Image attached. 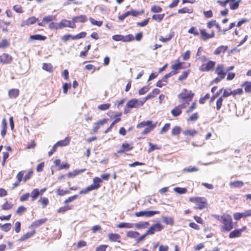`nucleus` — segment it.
Masks as SVG:
<instances>
[{
    "instance_id": "nucleus-17",
    "label": "nucleus",
    "mask_w": 251,
    "mask_h": 251,
    "mask_svg": "<svg viewBox=\"0 0 251 251\" xmlns=\"http://www.w3.org/2000/svg\"><path fill=\"white\" fill-rule=\"evenodd\" d=\"M150 225L148 222H140L134 224V226L136 229H145Z\"/></svg>"
},
{
    "instance_id": "nucleus-3",
    "label": "nucleus",
    "mask_w": 251,
    "mask_h": 251,
    "mask_svg": "<svg viewBox=\"0 0 251 251\" xmlns=\"http://www.w3.org/2000/svg\"><path fill=\"white\" fill-rule=\"evenodd\" d=\"M194 96V94L191 91L188 90L186 89H183L182 92L178 94V98L183 100L186 104H189Z\"/></svg>"
},
{
    "instance_id": "nucleus-12",
    "label": "nucleus",
    "mask_w": 251,
    "mask_h": 251,
    "mask_svg": "<svg viewBox=\"0 0 251 251\" xmlns=\"http://www.w3.org/2000/svg\"><path fill=\"white\" fill-rule=\"evenodd\" d=\"M12 60V56L8 54L3 53L0 56V62L3 64H9Z\"/></svg>"
},
{
    "instance_id": "nucleus-28",
    "label": "nucleus",
    "mask_w": 251,
    "mask_h": 251,
    "mask_svg": "<svg viewBox=\"0 0 251 251\" xmlns=\"http://www.w3.org/2000/svg\"><path fill=\"white\" fill-rule=\"evenodd\" d=\"M47 39V37L45 36H43L40 34L32 35L30 36V39L32 40H40L44 41Z\"/></svg>"
},
{
    "instance_id": "nucleus-10",
    "label": "nucleus",
    "mask_w": 251,
    "mask_h": 251,
    "mask_svg": "<svg viewBox=\"0 0 251 251\" xmlns=\"http://www.w3.org/2000/svg\"><path fill=\"white\" fill-rule=\"evenodd\" d=\"M246 228V226H244L241 229H236L234 230L229 233V238H234L240 237L241 235L242 232L245 230Z\"/></svg>"
},
{
    "instance_id": "nucleus-18",
    "label": "nucleus",
    "mask_w": 251,
    "mask_h": 251,
    "mask_svg": "<svg viewBox=\"0 0 251 251\" xmlns=\"http://www.w3.org/2000/svg\"><path fill=\"white\" fill-rule=\"evenodd\" d=\"M19 92L18 89H11L8 91V96L10 99H15L19 96Z\"/></svg>"
},
{
    "instance_id": "nucleus-23",
    "label": "nucleus",
    "mask_w": 251,
    "mask_h": 251,
    "mask_svg": "<svg viewBox=\"0 0 251 251\" xmlns=\"http://www.w3.org/2000/svg\"><path fill=\"white\" fill-rule=\"evenodd\" d=\"M227 46H220L215 50L214 54L219 55L222 52L224 53L227 50Z\"/></svg>"
},
{
    "instance_id": "nucleus-52",
    "label": "nucleus",
    "mask_w": 251,
    "mask_h": 251,
    "mask_svg": "<svg viewBox=\"0 0 251 251\" xmlns=\"http://www.w3.org/2000/svg\"><path fill=\"white\" fill-rule=\"evenodd\" d=\"M171 68L174 70H177L179 69H182V63L179 62L177 63L174 64L171 66Z\"/></svg>"
},
{
    "instance_id": "nucleus-41",
    "label": "nucleus",
    "mask_w": 251,
    "mask_h": 251,
    "mask_svg": "<svg viewBox=\"0 0 251 251\" xmlns=\"http://www.w3.org/2000/svg\"><path fill=\"white\" fill-rule=\"evenodd\" d=\"M190 73V71H184L182 74L179 76L178 80L179 81H182L183 80H185L188 77L189 74Z\"/></svg>"
},
{
    "instance_id": "nucleus-11",
    "label": "nucleus",
    "mask_w": 251,
    "mask_h": 251,
    "mask_svg": "<svg viewBox=\"0 0 251 251\" xmlns=\"http://www.w3.org/2000/svg\"><path fill=\"white\" fill-rule=\"evenodd\" d=\"M126 106L128 108H138L140 106H139V100L136 99H131L127 102Z\"/></svg>"
},
{
    "instance_id": "nucleus-53",
    "label": "nucleus",
    "mask_w": 251,
    "mask_h": 251,
    "mask_svg": "<svg viewBox=\"0 0 251 251\" xmlns=\"http://www.w3.org/2000/svg\"><path fill=\"white\" fill-rule=\"evenodd\" d=\"M170 127V123L165 124L164 126L161 128V130L160 131L159 133L163 134V133L166 132L169 130Z\"/></svg>"
},
{
    "instance_id": "nucleus-35",
    "label": "nucleus",
    "mask_w": 251,
    "mask_h": 251,
    "mask_svg": "<svg viewBox=\"0 0 251 251\" xmlns=\"http://www.w3.org/2000/svg\"><path fill=\"white\" fill-rule=\"evenodd\" d=\"M148 145L150 147V148L148 150V153H151L155 150H160L161 148V146H158L156 145H154L152 144L151 142H149Z\"/></svg>"
},
{
    "instance_id": "nucleus-47",
    "label": "nucleus",
    "mask_w": 251,
    "mask_h": 251,
    "mask_svg": "<svg viewBox=\"0 0 251 251\" xmlns=\"http://www.w3.org/2000/svg\"><path fill=\"white\" fill-rule=\"evenodd\" d=\"M13 205V204L11 203H8V201H6L2 205L1 208L4 210H8L11 209Z\"/></svg>"
},
{
    "instance_id": "nucleus-54",
    "label": "nucleus",
    "mask_w": 251,
    "mask_h": 251,
    "mask_svg": "<svg viewBox=\"0 0 251 251\" xmlns=\"http://www.w3.org/2000/svg\"><path fill=\"white\" fill-rule=\"evenodd\" d=\"M188 32L190 34H192L195 36H198L199 35V32L197 30H196V28L194 26L191 27L188 31Z\"/></svg>"
},
{
    "instance_id": "nucleus-59",
    "label": "nucleus",
    "mask_w": 251,
    "mask_h": 251,
    "mask_svg": "<svg viewBox=\"0 0 251 251\" xmlns=\"http://www.w3.org/2000/svg\"><path fill=\"white\" fill-rule=\"evenodd\" d=\"M199 115L198 113H195L193 114L187 120L188 121H191L192 122H195L198 120Z\"/></svg>"
},
{
    "instance_id": "nucleus-8",
    "label": "nucleus",
    "mask_w": 251,
    "mask_h": 251,
    "mask_svg": "<svg viewBox=\"0 0 251 251\" xmlns=\"http://www.w3.org/2000/svg\"><path fill=\"white\" fill-rule=\"evenodd\" d=\"M215 62L213 61H209L206 64L202 65L200 68V70L202 72H208L212 70L215 65Z\"/></svg>"
},
{
    "instance_id": "nucleus-2",
    "label": "nucleus",
    "mask_w": 251,
    "mask_h": 251,
    "mask_svg": "<svg viewBox=\"0 0 251 251\" xmlns=\"http://www.w3.org/2000/svg\"><path fill=\"white\" fill-rule=\"evenodd\" d=\"M221 223L223 224L222 231H229L233 228L232 217L228 214L224 215V217Z\"/></svg>"
},
{
    "instance_id": "nucleus-38",
    "label": "nucleus",
    "mask_w": 251,
    "mask_h": 251,
    "mask_svg": "<svg viewBox=\"0 0 251 251\" xmlns=\"http://www.w3.org/2000/svg\"><path fill=\"white\" fill-rule=\"evenodd\" d=\"M183 133L185 135H189L190 136H194L197 134L198 132L195 129H188L183 131Z\"/></svg>"
},
{
    "instance_id": "nucleus-37",
    "label": "nucleus",
    "mask_w": 251,
    "mask_h": 251,
    "mask_svg": "<svg viewBox=\"0 0 251 251\" xmlns=\"http://www.w3.org/2000/svg\"><path fill=\"white\" fill-rule=\"evenodd\" d=\"M174 36V32H171L167 37H163V36H160L159 37V40L162 42L166 43L171 40Z\"/></svg>"
},
{
    "instance_id": "nucleus-34",
    "label": "nucleus",
    "mask_w": 251,
    "mask_h": 251,
    "mask_svg": "<svg viewBox=\"0 0 251 251\" xmlns=\"http://www.w3.org/2000/svg\"><path fill=\"white\" fill-rule=\"evenodd\" d=\"M181 113L182 110H180L177 106L171 110V113L174 117H177L179 116Z\"/></svg>"
},
{
    "instance_id": "nucleus-46",
    "label": "nucleus",
    "mask_w": 251,
    "mask_h": 251,
    "mask_svg": "<svg viewBox=\"0 0 251 251\" xmlns=\"http://www.w3.org/2000/svg\"><path fill=\"white\" fill-rule=\"evenodd\" d=\"M122 148L124 149L125 151H131L133 149V147L127 143H123Z\"/></svg>"
},
{
    "instance_id": "nucleus-14",
    "label": "nucleus",
    "mask_w": 251,
    "mask_h": 251,
    "mask_svg": "<svg viewBox=\"0 0 251 251\" xmlns=\"http://www.w3.org/2000/svg\"><path fill=\"white\" fill-rule=\"evenodd\" d=\"M224 66L223 64H218L215 70V73L218 76H222L225 77L226 75V72L224 71Z\"/></svg>"
},
{
    "instance_id": "nucleus-21",
    "label": "nucleus",
    "mask_w": 251,
    "mask_h": 251,
    "mask_svg": "<svg viewBox=\"0 0 251 251\" xmlns=\"http://www.w3.org/2000/svg\"><path fill=\"white\" fill-rule=\"evenodd\" d=\"M93 183L90 186H89L87 187H86V188L83 189L82 190H81L79 192V194L80 195L86 194H87L88 193H89L90 191L94 190V178L93 180Z\"/></svg>"
},
{
    "instance_id": "nucleus-45",
    "label": "nucleus",
    "mask_w": 251,
    "mask_h": 251,
    "mask_svg": "<svg viewBox=\"0 0 251 251\" xmlns=\"http://www.w3.org/2000/svg\"><path fill=\"white\" fill-rule=\"evenodd\" d=\"M181 128L180 126H175L172 131V135L175 136L178 135L180 133Z\"/></svg>"
},
{
    "instance_id": "nucleus-64",
    "label": "nucleus",
    "mask_w": 251,
    "mask_h": 251,
    "mask_svg": "<svg viewBox=\"0 0 251 251\" xmlns=\"http://www.w3.org/2000/svg\"><path fill=\"white\" fill-rule=\"evenodd\" d=\"M21 224L20 222H16L15 224V230L16 233H19L21 230Z\"/></svg>"
},
{
    "instance_id": "nucleus-25",
    "label": "nucleus",
    "mask_w": 251,
    "mask_h": 251,
    "mask_svg": "<svg viewBox=\"0 0 251 251\" xmlns=\"http://www.w3.org/2000/svg\"><path fill=\"white\" fill-rule=\"evenodd\" d=\"M109 240L112 242H119L121 236L117 233H110L108 234Z\"/></svg>"
},
{
    "instance_id": "nucleus-50",
    "label": "nucleus",
    "mask_w": 251,
    "mask_h": 251,
    "mask_svg": "<svg viewBox=\"0 0 251 251\" xmlns=\"http://www.w3.org/2000/svg\"><path fill=\"white\" fill-rule=\"evenodd\" d=\"M110 105L111 104L110 103L101 104L98 106V108L100 110H105L108 109Z\"/></svg>"
},
{
    "instance_id": "nucleus-42",
    "label": "nucleus",
    "mask_w": 251,
    "mask_h": 251,
    "mask_svg": "<svg viewBox=\"0 0 251 251\" xmlns=\"http://www.w3.org/2000/svg\"><path fill=\"white\" fill-rule=\"evenodd\" d=\"M192 12L193 9L192 8H188L187 7H184L178 10V13H192Z\"/></svg>"
},
{
    "instance_id": "nucleus-7",
    "label": "nucleus",
    "mask_w": 251,
    "mask_h": 251,
    "mask_svg": "<svg viewBox=\"0 0 251 251\" xmlns=\"http://www.w3.org/2000/svg\"><path fill=\"white\" fill-rule=\"evenodd\" d=\"M190 201L192 202H196L198 203V206L196 207L197 209H202L205 207V201L203 198H190Z\"/></svg>"
},
{
    "instance_id": "nucleus-57",
    "label": "nucleus",
    "mask_w": 251,
    "mask_h": 251,
    "mask_svg": "<svg viewBox=\"0 0 251 251\" xmlns=\"http://www.w3.org/2000/svg\"><path fill=\"white\" fill-rule=\"evenodd\" d=\"M54 18V17L53 15L46 16L43 18V22H44V23H48L53 21Z\"/></svg>"
},
{
    "instance_id": "nucleus-31",
    "label": "nucleus",
    "mask_w": 251,
    "mask_h": 251,
    "mask_svg": "<svg viewBox=\"0 0 251 251\" xmlns=\"http://www.w3.org/2000/svg\"><path fill=\"white\" fill-rule=\"evenodd\" d=\"M40 196L39 194V190L38 189H33L31 193V197L32 201H34L37 199L38 196Z\"/></svg>"
},
{
    "instance_id": "nucleus-24",
    "label": "nucleus",
    "mask_w": 251,
    "mask_h": 251,
    "mask_svg": "<svg viewBox=\"0 0 251 251\" xmlns=\"http://www.w3.org/2000/svg\"><path fill=\"white\" fill-rule=\"evenodd\" d=\"M85 170H86V169H80V170H75L73 171V172H69L67 174V176L68 177H73L78 175L80 173L84 172Z\"/></svg>"
},
{
    "instance_id": "nucleus-30",
    "label": "nucleus",
    "mask_w": 251,
    "mask_h": 251,
    "mask_svg": "<svg viewBox=\"0 0 251 251\" xmlns=\"http://www.w3.org/2000/svg\"><path fill=\"white\" fill-rule=\"evenodd\" d=\"M119 228H131L134 227V224L128 223H121L117 225Z\"/></svg>"
},
{
    "instance_id": "nucleus-27",
    "label": "nucleus",
    "mask_w": 251,
    "mask_h": 251,
    "mask_svg": "<svg viewBox=\"0 0 251 251\" xmlns=\"http://www.w3.org/2000/svg\"><path fill=\"white\" fill-rule=\"evenodd\" d=\"M162 221L166 225H173L174 223V219L171 217L163 216Z\"/></svg>"
},
{
    "instance_id": "nucleus-19",
    "label": "nucleus",
    "mask_w": 251,
    "mask_h": 251,
    "mask_svg": "<svg viewBox=\"0 0 251 251\" xmlns=\"http://www.w3.org/2000/svg\"><path fill=\"white\" fill-rule=\"evenodd\" d=\"M35 230H32V231L31 232H28L27 233H26V234H24V235H23L19 239V242H23L25 240H27L28 239V238L31 237L32 236H33L35 233Z\"/></svg>"
},
{
    "instance_id": "nucleus-4",
    "label": "nucleus",
    "mask_w": 251,
    "mask_h": 251,
    "mask_svg": "<svg viewBox=\"0 0 251 251\" xmlns=\"http://www.w3.org/2000/svg\"><path fill=\"white\" fill-rule=\"evenodd\" d=\"M164 226L159 222L153 224L147 230V234L149 235H153L155 232H159L161 231Z\"/></svg>"
},
{
    "instance_id": "nucleus-55",
    "label": "nucleus",
    "mask_w": 251,
    "mask_h": 251,
    "mask_svg": "<svg viewBox=\"0 0 251 251\" xmlns=\"http://www.w3.org/2000/svg\"><path fill=\"white\" fill-rule=\"evenodd\" d=\"M149 90L148 86H146L141 88L138 92L140 95H142L146 94Z\"/></svg>"
},
{
    "instance_id": "nucleus-9",
    "label": "nucleus",
    "mask_w": 251,
    "mask_h": 251,
    "mask_svg": "<svg viewBox=\"0 0 251 251\" xmlns=\"http://www.w3.org/2000/svg\"><path fill=\"white\" fill-rule=\"evenodd\" d=\"M63 27H69L71 28H75V24L73 23V21H70L66 20H62L58 24L59 28H62Z\"/></svg>"
},
{
    "instance_id": "nucleus-1",
    "label": "nucleus",
    "mask_w": 251,
    "mask_h": 251,
    "mask_svg": "<svg viewBox=\"0 0 251 251\" xmlns=\"http://www.w3.org/2000/svg\"><path fill=\"white\" fill-rule=\"evenodd\" d=\"M157 124V122H155L153 124V122L151 120L144 121L139 123L137 125V128H140L147 126L141 133L142 135H147L156 127Z\"/></svg>"
},
{
    "instance_id": "nucleus-44",
    "label": "nucleus",
    "mask_w": 251,
    "mask_h": 251,
    "mask_svg": "<svg viewBox=\"0 0 251 251\" xmlns=\"http://www.w3.org/2000/svg\"><path fill=\"white\" fill-rule=\"evenodd\" d=\"M233 217L235 220L238 221L242 218H245V216L244 212H243L242 213L237 212L234 213L233 214Z\"/></svg>"
},
{
    "instance_id": "nucleus-16",
    "label": "nucleus",
    "mask_w": 251,
    "mask_h": 251,
    "mask_svg": "<svg viewBox=\"0 0 251 251\" xmlns=\"http://www.w3.org/2000/svg\"><path fill=\"white\" fill-rule=\"evenodd\" d=\"M37 21H38V18H36L35 17H32L24 21L21 24V26H24L25 25H32L35 23Z\"/></svg>"
},
{
    "instance_id": "nucleus-22",
    "label": "nucleus",
    "mask_w": 251,
    "mask_h": 251,
    "mask_svg": "<svg viewBox=\"0 0 251 251\" xmlns=\"http://www.w3.org/2000/svg\"><path fill=\"white\" fill-rule=\"evenodd\" d=\"M70 141V139L69 137H66L64 140H60L58 141L55 145L57 147H63L69 145Z\"/></svg>"
},
{
    "instance_id": "nucleus-33",
    "label": "nucleus",
    "mask_w": 251,
    "mask_h": 251,
    "mask_svg": "<svg viewBox=\"0 0 251 251\" xmlns=\"http://www.w3.org/2000/svg\"><path fill=\"white\" fill-rule=\"evenodd\" d=\"M11 228V224L10 223H6L3 225L0 224V228L4 232H8Z\"/></svg>"
},
{
    "instance_id": "nucleus-40",
    "label": "nucleus",
    "mask_w": 251,
    "mask_h": 251,
    "mask_svg": "<svg viewBox=\"0 0 251 251\" xmlns=\"http://www.w3.org/2000/svg\"><path fill=\"white\" fill-rule=\"evenodd\" d=\"M201 38L203 40L206 41L209 39V34L207 33L205 29H202L200 30Z\"/></svg>"
},
{
    "instance_id": "nucleus-62",
    "label": "nucleus",
    "mask_w": 251,
    "mask_h": 251,
    "mask_svg": "<svg viewBox=\"0 0 251 251\" xmlns=\"http://www.w3.org/2000/svg\"><path fill=\"white\" fill-rule=\"evenodd\" d=\"M13 9L17 13H23V10L22 9V7L20 5H15L13 7Z\"/></svg>"
},
{
    "instance_id": "nucleus-56",
    "label": "nucleus",
    "mask_w": 251,
    "mask_h": 251,
    "mask_svg": "<svg viewBox=\"0 0 251 251\" xmlns=\"http://www.w3.org/2000/svg\"><path fill=\"white\" fill-rule=\"evenodd\" d=\"M151 12L154 13H159L162 10V9L160 6L154 5L151 7Z\"/></svg>"
},
{
    "instance_id": "nucleus-29",
    "label": "nucleus",
    "mask_w": 251,
    "mask_h": 251,
    "mask_svg": "<svg viewBox=\"0 0 251 251\" xmlns=\"http://www.w3.org/2000/svg\"><path fill=\"white\" fill-rule=\"evenodd\" d=\"M42 69L50 73H51L53 71V66L50 63H44L43 64Z\"/></svg>"
},
{
    "instance_id": "nucleus-48",
    "label": "nucleus",
    "mask_w": 251,
    "mask_h": 251,
    "mask_svg": "<svg viewBox=\"0 0 251 251\" xmlns=\"http://www.w3.org/2000/svg\"><path fill=\"white\" fill-rule=\"evenodd\" d=\"M164 14H154L152 16V19L158 22L161 21L164 17Z\"/></svg>"
},
{
    "instance_id": "nucleus-49",
    "label": "nucleus",
    "mask_w": 251,
    "mask_h": 251,
    "mask_svg": "<svg viewBox=\"0 0 251 251\" xmlns=\"http://www.w3.org/2000/svg\"><path fill=\"white\" fill-rule=\"evenodd\" d=\"M223 101V97H219L216 101V109L217 110H219L222 105V103Z\"/></svg>"
},
{
    "instance_id": "nucleus-13",
    "label": "nucleus",
    "mask_w": 251,
    "mask_h": 251,
    "mask_svg": "<svg viewBox=\"0 0 251 251\" xmlns=\"http://www.w3.org/2000/svg\"><path fill=\"white\" fill-rule=\"evenodd\" d=\"M170 77V75H168V74H166L162 79L158 80L156 84V86L157 87L161 88L163 86H165L167 85L168 83L167 79Z\"/></svg>"
},
{
    "instance_id": "nucleus-43",
    "label": "nucleus",
    "mask_w": 251,
    "mask_h": 251,
    "mask_svg": "<svg viewBox=\"0 0 251 251\" xmlns=\"http://www.w3.org/2000/svg\"><path fill=\"white\" fill-rule=\"evenodd\" d=\"M245 86V91L246 93L251 92V82L246 81L244 83Z\"/></svg>"
},
{
    "instance_id": "nucleus-58",
    "label": "nucleus",
    "mask_w": 251,
    "mask_h": 251,
    "mask_svg": "<svg viewBox=\"0 0 251 251\" xmlns=\"http://www.w3.org/2000/svg\"><path fill=\"white\" fill-rule=\"evenodd\" d=\"M56 193L59 196H64L65 194L69 193L70 191L68 190H64L63 189H61L60 188H58L56 191Z\"/></svg>"
},
{
    "instance_id": "nucleus-51",
    "label": "nucleus",
    "mask_w": 251,
    "mask_h": 251,
    "mask_svg": "<svg viewBox=\"0 0 251 251\" xmlns=\"http://www.w3.org/2000/svg\"><path fill=\"white\" fill-rule=\"evenodd\" d=\"M33 175V171L30 170L28 173L24 176L23 180L24 182H26L27 180L29 179Z\"/></svg>"
},
{
    "instance_id": "nucleus-61",
    "label": "nucleus",
    "mask_w": 251,
    "mask_h": 251,
    "mask_svg": "<svg viewBox=\"0 0 251 251\" xmlns=\"http://www.w3.org/2000/svg\"><path fill=\"white\" fill-rule=\"evenodd\" d=\"M224 90L223 88H222L219 91L217 92L211 98V99H210V102H213L214 100L217 98V97H218L219 96V95H220V94L222 93V92L223 91V90Z\"/></svg>"
},
{
    "instance_id": "nucleus-26",
    "label": "nucleus",
    "mask_w": 251,
    "mask_h": 251,
    "mask_svg": "<svg viewBox=\"0 0 251 251\" xmlns=\"http://www.w3.org/2000/svg\"><path fill=\"white\" fill-rule=\"evenodd\" d=\"M86 17L84 15H80L79 16H76L72 19L73 23L75 24V23H83L86 21Z\"/></svg>"
},
{
    "instance_id": "nucleus-60",
    "label": "nucleus",
    "mask_w": 251,
    "mask_h": 251,
    "mask_svg": "<svg viewBox=\"0 0 251 251\" xmlns=\"http://www.w3.org/2000/svg\"><path fill=\"white\" fill-rule=\"evenodd\" d=\"M39 201L41 202L43 208L46 207V206L49 204V200L48 198L45 197L41 198Z\"/></svg>"
},
{
    "instance_id": "nucleus-39",
    "label": "nucleus",
    "mask_w": 251,
    "mask_h": 251,
    "mask_svg": "<svg viewBox=\"0 0 251 251\" xmlns=\"http://www.w3.org/2000/svg\"><path fill=\"white\" fill-rule=\"evenodd\" d=\"M174 191L176 193L181 195L186 193L187 190L186 188L177 187L174 188Z\"/></svg>"
},
{
    "instance_id": "nucleus-15",
    "label": "nucleus",
    "mask_w": 251,
    "mask_h": 251,
    "mask_svg": "<svg viewBox=\"0 0 251 251\" xmlns=\"http://www.w3.org/2000/svg\"><path fill=\"white\" fill-rule=\"evenodd\" d=\"M230 9L231 10H236L239 6L241 0H228Z\"/></svg>"
},
{
    "instance_id": "nucleus-32",
    "label": "nucleus",
    "mask_w": 251,
    "mask_h": 251,
    "mask_svg": "<svg viewBox=\"0 0 251 251\" xmlns=\"http://www.w3.org/2000/svg\"><path fill=\"white\" fill-rule=\"evenodd\" d=\"M229 185L231 187H233L235 188H241L244 185V183L242 181L238 180L230 182Z\"/></svg>"
},
{
    "instance_id": "nucleus-63",
    "label": "nucleus",
    "mask_w": 251,
    "mask_h": 251,
    "mask_svg": "<svg viewBox=\"0 0 251 251\" xmlns=\"http://www.w3.org/2000/svg\"><path fill=\"white\" fill-rule=\"evenodd\" d=\"M150 18H148L141 22H138L137 23V25L140 27H143L146 25L149 21Z\"/></svg>"
},
{
    "instance_id": "nucleus-6",
    "label": "nucleus",
    "mask_w": 251,
    "mask_h": 251,
    "mask_svg": "<svg viewBox=\"0 0 251 251\" xmlns=\"http://www.w3.org/2000/svg\"><path fill=\"white\" fill-rule=\"evenodd\" d=\"M160 212L159 211H153V210H145L136 212L135 213V215L137 217H151L155 214H159Z\"/></svg>"
},
{
    "instance_id": "nucleus-20",
    "label": "nucleus",
    "mask_w": 251,
    "mask_h": 251,
    "mask_svg": "<svg viewBox=\"0 0 251 251\" xmlns=\"http://www.w3.org/2000/svg\"><path fill=\"white\" fill-rule=\"evenodd\" d=\"M47 221V218L41 219L33 222L31 225V227H38Z\"/></svg>"
},
{
    "instance_id": "nucleus-36",
    "label": "nucleus",
    "mask_w": 251,
    "mask_h": 251,
    "mask_svg": "<svg viewBox=\"0 0 251 251\" xmlns=\"http://www.w3.org/2000/svg\"><path fill=\"white\" fill-rule=\"evenodd\" d=\"M139 235L140 234L138 232L135 231H129L126 233V236L128 237L135 239L137 238Z\"/></svg>"
},
{
    "instance_id": "nucleus-5",
    "label": "nucleus",
    "mask_w": 251,
    "mask_h": 251,
    "mask_svg": "<svg viewBox=\"0 0 251 251\" xmlns=\"http://www.w3.org/2000/svg\"><path fill=\"white\" fill-rule=\"evenodd\" d=\"M134 37L132 34H128L126 36L122 35H114L112 36V39L116 41H122L123 42H129L134 39Z\"/></svg>"
}]
</instances>
